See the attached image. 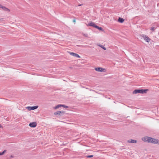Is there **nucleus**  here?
I'll list each match as a JSON object with an SVG mask.
<instances>
[{
  "mask_svg": "<svg viewBox=\"0 0 159 159\" xmlns=\"http://www.w3.org/2000/svg\"><path fill=\"white\" fill-rule=\"evenodd\" d=\"M144 141H148L149 143H154L155 144L158 143L159 142V140L150 137H144L143 139Z\"/></svg>",
  "mask_w": 159,
  "mask_h": 159,
  "instance_id": "nucleus-1",
  "label": "nucleus"
},
{
  "mask_svg": "<svg viewBox=\"0 0 159 159\" xmlns=\"http://www.w3.org/2000/svg\"><path fill=\"white\" fill-rule=\"evenodd\" d=\"M148 89H135L133 92V94H137L138 93H146Z\"/></svg>",
  "mask_w": 159,
  "mask_h": 159,
  "instance_id": "nucleus-2",
  "label": "nucleus"
},
{
  "mask_svg": "<svg viewBox=\"0 0 159 159\" xmlns=\"http://www.w3.org/2000/svg\"><path fill=\"white\" fill-rule=\"evenodd\" d=\"M65 113V112L63 111H56L54 113L56 115L62 116Z\"/></svg>",
  "mask_w": 159,
  "mask_h": 159,
  "instance_id": "nucleus-3",
  "label": "nucleus"
},
{
  "mask_svg": "<svg viewBox=\"0 0 159 159\" xmlns=\"http://www.w3.org/2000/svg\"><path fill=\"white\" fill-rule=\"evenodd\" d=\"M141 36L143 38L145 41H146V42H149L150 40V39L147 36L144 35V34H142L141 35Z\"/></svg>",
  "mask_w": 159,
  "mask_h": 159,
  "instance_id": "nucleus-4",
  "label": "nucleus"
},
{
  "mask_svg": "<svg viewBox=\"0 0 159 159\" xmlns=\"http://www.w3.org/2000/svg\"><path fill=\"white\" fill-rule=\"evenodd\" d=\"M38 107V106H34L33 107H28L27 108L29 111L34 110L37 109Z\"/></svg>",
  "mask_w": 159,
  "mask_h": 159,
  "instance_id": "nucleus-5",
  "label": "nucleus"
},
{
  "mask_svg": "<svg viewBox=\"0 0 159 159\" xmlns=\"http://www.w3.org/2000/svg\"><path fill=\"white\" fill-rule=\"evenodd\" d=\"M70 55L79 58H80V57L77 54L73 52H69Z\"/></svg>",
  "mask_w": 159,
  "mask_h": 159,
  "instance_id": "nucleus-6",
  "label": "nucleus"
},
{
  "mask_svg": "<svg viewBox=\"0 0 159 159\" xmlns=\"http://www.w3.org/2000/svg\"><path fill=\"white\" fill-rule=\"evenodd\" d=\"M87 26H92L94 28H96L97 25L93 22H90L88 25H87Z\"/></svg>",
  "mask_w": 159,
  "mask_h": 159,
  "instance_id": "nucleus-7",
  "label": "nucleus"
},
{
  "mask_svg": "<svg viewBox=\"0 0 159 159\" xmlns=\"http://www.w3.org/2000/svg\"><path fill=\"white\" fill-rule=\"evenodd\" d=\"M29 125L31 127L34 128L37 125V124L36 122H33L32 123H30Z\"/></svg>",
  "mask_w": 159,
  "mask_h": 159,
  "instance_id": "nucleus-8",
  "label": "nucleus"
},
{
  "mask_svg": "<svg viewBox=\"0 0 159 159\" xmlns=\"http://www.w3.org/2000/svg\"><path fill=\"white\" fill-rule=\"evenodd\" d=\"M104 70H105V69H103L101 67H97L95 68V70L98 71L103 72Z\"/></svg>",
  "mask_w": 159,
  "mask_h": 159,
  "instance_id": "nucleus-9",
  "label": "nucleus"
},
{
  "mask_svg": "<svg viewBox=\"0 0 159 159\" xmlns=\"http://www.w3.org/2000/svg\"><path fill=\"white\" fill-rule=\"evenodd\" d=\"M1 8L4 11H10V10L9 9H8V8H7L4 6H2V7H1Z\"/></svg>",
  "mask_w": 159,
  "mask_h": 159,
  "instance_id": "nucleus-10",
  "label": "nucleus"
},
{
  "mask_svg": "<svg viewBox=\"0 0 159 159\" xmlns=\"http://www.w3.org/2000/svg\"><path fill=\"white\" fill-rule=\"evenodd\" d=\"M124 21V20L120 17H119L118 20V21L121 23H123Z\"/></svg>",
  "mask_w": 159,
  "mask_h": 159,
  "instance_id": "nucleus-11",
  "label": "nucleus"
},
{
  "mask_svg": "<svg viewBox=\"0 0 159 159\" xmlns=\"http://www.w3.org/2000/svg\"><path fill=\"white\" fill-rule=\"evenodd\" d=\"M96 28L98 29L99 30H101L102 31H104V30H103V29L101 27H99L97 26Z\"/></svg>",
  "mask_w": 159,
  "mask_h": 159,
  "instance_id": "nucleus-12",
  "label": "nucleus"
},
{
  "mask_svg": "<svg viewBox=\"0 0 159 159\" xmlns=\"http://www.w3.org/2000/svg\"><path fill=\"white\" fill-rule=\"evenodd\" d=\"M62 104H59L56 106L55 107L54 109H57L59 108L60 107H62Z\"/></svg>",
  "mask_w": 159,
  "mask_h": 159,
  "instance_id": "nucleus-13",
  "label": "nucleus"
},
{
  "mask_svg": "<svg viewBox=\"0 0 159 159\" xmlns=\"http://www.w3.org/2000/svg\"><path fill=\"white\" fill-rule=\"evenodd\" d=\"M137 142V141L135 140L131 139L130 141V143H136Z\"/></svg>",
  "mask_w": 159,
  "mask_h": 159,
  "instance_id": "nucleus-14",
  "label": "nucleus"
},
{
  "mask_svg": "<svg viewBox=\"0 0 159 159\" xmlns=\"http://www.w3.org/2000/svg\"><path fill=\"white\" fill-rule=\"evenodd\" d=\"M6 151V150H4L2 152H0V155H2L4 154Z\"/></svg>",
  "mask_w": 159,
  "mask_h": 159,
  "instance_id": "nucleus-15",
  "label": "nucleus"
},
{
  "mask_svg": "<svg viewBox=\"0 0 159 159\" xmlns=\"http://www.w3.org/2000/svg\"><path fill=\"white\" fill-rule=\"evenodd\" d=\"M93 155H87L86 156V157L87 158H91L93 157Z\"/></svg>",
  "mask_w": 159,
  "mask_h": 159,
  "instance_id": "nucleus-16",
  "label": "nucleus"
},
{
  "mask_svg": "<svg viewBox=\"0 0 159 159\" xmlns=\"http://www.w3.org/2000/svg\"><path fill=\"white\" fill-rule=\"evenodd\" d=\"M100 46L104 50H106V48L104 46H103V45H100Z\"/></svg>",
  "mask_w": 159,
  "mask_h": 159,
  "instance_id": "nucleus-17",
  "label": "nucleus"
},
{
  "mask_svg": "<svg viewBox=\"0 0 159 159\" xmlns=\"http://www.w3.org/2000/svg\"><path fill=\"white\" fill-rule=\"evenodd\" d=\"M62 107H63L64 108H68V107L67 106H65L63 105H62Z\"/></svg>",
  "mask_w": 159,
  "mask_h": 159,
  "instance_id": "nucleus-18",
  "label": "nucleus"
},
{
  "mask_svg": "<svg viewBox=\"0 0 159 159\" xmlns=\"http://www.w3.org/2000/svg\"><path fill=\"white\" fill-rule=\"evenodd\" d=\"M155 30V28H154V27H152L151 28V30L153 31H154Z\"/></svg>",
  "mask_w": 159,
  "mask_h": 159,
  "instance_id": "nucleus-19",
  "label": "nucleus"
},
{
  "mask_svg": "<svg viewBox=\"0 0 159 159\" xmlns=\"http://www.w3.org/2000/svg\"><path fill=\"white\" fill-rule=\"evenodd\" d=\"M82 34H83V35L85 36V37H88V34H84V33H83Z\"/></svg>",
  "mask_w": 159,
  "mask_h": 159,
  "instance_id": "nucleus-20",
  "label": "nucleus"
},
{
  "mask_svg": "<svg viewBox=\"0 0 159 159\" xmlns=\"http://www.w3.org/2000/svg\"><path fill=\"white\" fill-rule=\"evenodd\" d=\"M77 46H79V47H84V46H82V45H77Z\"/></svg>",
  "mask_w": 159,
  "mask_h": 159,
  "instance_id": "nucleus-21",
  "label": "nucleus"
},
{
  "mask_svg": "<svg viewBox=\"0 0 159 159\" xmlns=\"http://www.w3.org/2000/svg\"><path fill=\"white\" fill-rule=\"evenodd\" d=\"M75 19H74L73 20V22L74 23H75Z\"/></svg>",
  "mask_w": 159,
  "mask_h": 159,
  "instance_id": "nucleus-22",
  "label": "nucleus"
},
{
  "mask_svg": "<svg viewBox=\"0 0 159 159\" xmlns=\"http://www.w3.org/2000/svg\"><path fill=\"white\" fill-rule=\"evenodd\" d=\"M2 127V126L0 124V128Z\"/></svg>",
  "mask_w": 159,
  "mask_h": 159,
  "instance_id": "nucleus-23",
  "label": "nucleus"
},
{
  "mask_svg": "<svg viewBox=\"0 0 159 159\" xmlns=\"http://www.w3.org/2000/svg\"><path fill=\"white\" fill-rule=\"evenodd\" d=\"M2 5L0 4V8H1V7H2Z\"/></svg>",
  "mask_w": 159,
  "mask_h": 159,
  "instance_id": "nucleus-24",
  "label": "nucleus"
},
{
  "mask_svg": "<svg viewBox=\"0 0 159 159\" xmlns=\"http://www.w3.org/2000/svg\"><path fill=\"white\" fill-rule=\"evenodd\" d=\"M2 5L0 4V8H1V7H2Z\"/></svg>",
  "mask_w": 159,
  "mask_h": 159,
  "instance_id": "nucleus-25",
  "label": "nucleus"
},
{
  "mask_svg": "<svg viewBox=\"0 0 159 159\" xmlns=\"http://www.w3.org/2000/svg\"><path fill=\"white\" fill-rule=\"evenodd\" d=\"M81 5H81V4H79V5H78V6H81Z\"/></svg>",
  "mask_w": 159,
  "mask_h": 159,
  "instance_id": "nucleus-26",
  "label": "nucleus"
},
{
  "mask_svg": "<svg viewBox=\"0 0 159 159\" xmlns=\"http://www.w3.org/2000/svg\"><path fill=\"white\" fill-rule=\"evenodd\" d=\"M127 142L129 143V140L127 141Z\"/></svg>",
  "mask_w": 159,
  "mask_h": 159,
  "instance_id": "nucleus-27",
  "label": "nucleus"
},
{
  "mask_svg": "<svg viewBox=\"0 0 159 159\" xmlns=\"http://www.w3.org/2000/svg\"><path fill=\"white\" fill-rule=\"evenodd\" d=\"M11 157H13L12 156V155H11Z\"/></svg>",
  "mask_w": 159,
  "mask_h": 159,
  "instance_id": "nucleus-28",
  "label": "nucleus"
}]
</instances>
